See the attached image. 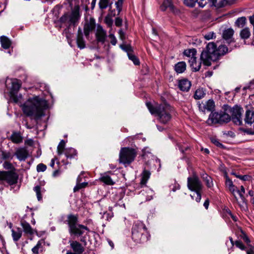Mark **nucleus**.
I'll return each mask as SVG.
<instances>
[{"label":"nucleus","mask_w":254,"mask_h":254,"mask_svg":"<svg viewBox=\"0 0 254 254\" xmlns=\"http://www.w3.org/2000/svg\"><path fill=\"white\" fill-rule=\"evenodd\" d=\"M66 222L68 226V232L71 236H81L85 231L89 232V229L85 226L78 224L77 216L70 214L67 216Z\"/></svg>","instance_id":"nucleus-4"},{"label":"nucleus","mask_w":254,"mask_h":254,"mask_svg":"<svg viewBox=\"0 0 254 254\" xmlns=\"http://www.w3.org/2000/svg\"><path fill=\"white\" fill-rule=\"evenodd\" d=\"M136 154V151L133 148L129 147L122 148L120 152V162L125 165L129 164L133 161Z\"/></svg>","instance_id":"nucleus-6"},{"label":"nucleus","mask_w":254,"mask_h":254,"mask_svg":"<svg viewBox=\"0 0 254 254\" xmlns=\"http://www.w3.org/2000/svg\"><path fill=\"white\" fill-rule=\"evenodd\" d=\"M34 190L36 193V195H37L38 200L39 201L41 200L42 199V196L41 194V189H40V186L37 185L36 187H35L34 188Z\"/></svg>","instance_id":"nucleus-47"},{"label":"nucleus","mask_w":254,"mask_h":254,"mask_svg":"<svg viewBox=\"0 0 254 254\" xmlns=\"http://www.w3.org/2000/svg\"><path fill=\"white\" fill-rule=\"evenodd\" d=\"M245 122L246 124L252 125L254 122V112L247 111L245 114Z\"/></svg>","instance_id":"nucleus-26"},{"label":"nucleus","mask_w":254,"mask_h":254,"mask_svg":"<svg viewBox=\"0 0 254 254\" xmlns=\"http://www.w3.org/2000/svg\"><path fill=\"white\" fill-rule=\"evenodd\" d=\"M206 3L207 2L206 0H199L198 1L199 6L201 7H204L206 5Z\"/></svg>","instance_id":"nucleus-62"},{"label":"nucleus","mask_w":254,"mask_h":254,"mask_svg":"<svg viewBox=\"0 0 254 254\" xmlns=\"http://www.w3.org/2000/svg\"><path fill=\"white\" fill-rule=\"evenodd\" d=\"M11 141L16 144H18L22 142L23 137L20 132H13L10 137Z\"/></svg>","instance_id":"nucleus-24"},{"label":"nucleus","mask_w":254,"mask_h":254,"mask_svg":"<svg viewBox=\"0 0 254 254\" xmlns=\"http://www.w3.org/2000/svg\"><path fill=\"white\" fill-rule=\"evenodd\" d=\"M196 51L194 49L186 50L184 51V54L185 56L190 57H195Z\"/></svg>","instance_id":"nucleus-41"},{"label":"nucleus","mask_w":254,"mask_h":254,"mask_svg":"<svg viewBox=\"0 0 254 254\" xmlns=\"http://www.w3.org/2000/svg\"><path fill=\"white\" fill-rule=\"evenodd\" d=\"M246 22V18L245 17H241L239 18L236 21V25L240 27H243L244 26Z\"/></svg>","instance_id":"nucleus-40"},{"label":"nucleus","mask_w":254,"mask_h":254,"mask_svg":"<svg viewBox=\"0 0 254 254\" xmlns=\"http://www.w3.org/2000/svg\"><path fill=\"white\" fill-rule=\"evenodd\" d=\"M1 46L4 49H7L11 45V42L9 39L4 36H1L0 38Z\"/></svg>","instance_id":"nucleus-32"},{"label":"nucleus","mask_w":254,"mask_h":254,"mask_svg":"<svg viewBox=\"0 0 254 254\" xmlns=\"http://www.w3.org/2000/svg\"><path fill=\"white\" fill-rule=\"evenodd\" d=\"M146 106L151 114H155L159 121L164 124H167L171 119L172 108L166 103L153 106L150 103H146Z\"/></svg>","instance_id":"nucleus-3"},{"label":"nucleus","mask_w":254,"mask_h":254,"mask_svg":"<svg viewBox=\"0 0 254 254\" xmlns=\"http://www.w3.org/2000/svg\"><path fill=\"white\" fill-rule=\"evenodd\" d=\"M122 24V20L119 17H117L115 19V25L117 26H121Z\"/></svg>","instance_id":"nucleus-60"},{"label":"nucleus","mask_w":254,"mask_h":254,"mask_svg":"<svg viewBox=\"0 0 254 254\" xmlns=\"http://www.w3.org/2000/svg\"><path fill=\"white\" fill-rule=\"evenodd\" d=\"M76 44L78 48L83 49L85 47V42L83 37V33L81 28L79 27L76 37Z\"/></svg>","instance_id":"nucleus-17"},{"label":"nucleus","mask_w":254,"mask_h":254,"mask_svg":"<svg viewBox=\"0 0 254 254\" xmlns=\"http://www.w3.org/2000/svg\"><path fill=\"white\" fill-rule=\"evenodd\" d=\"M201 191H194V193L193 194H190V196L192 199L195 198V201L199 202H200L201 198Z\"/></svg>","instance_id":"nucleus-43"},{"label":"nucleus","mask_w":254,"mask_h":254,"mask_svg":"<svg viewBox=\"0 0 254 254\" xmlns=\"http://www.w3.org/2000/svg\"><path fill=\"white\" fill-rule=\"evenodd\" d=\"M205 95V90L203 88H198L195 90L193 97L195 100H199L203 98Z\"/></svg>","instance_id":"nucleus-31"},{"label":"nucleus","mask_w":254,"mask_h":254,"mask_svg":"<svg viewBox=\"0 0 254 254\" xmlns=\"http://www.w3.org/2000/svg\"><path fill=\"white\" fill-rule=\"evenodd\" d=\"M198 0H184V3L188 6L193 7Z\"/></svg>","instance_id":"nucleus-50"},{"label":"nucleus","mask_w":254,"mask_h":254,"mask_svg":"<svg viewBox=\"0 0 254 254\" xmlns=\"http://www.w3.org/2000/svg\"><path fill=\"white\" fill-rule=\"evenodd\" d=\"M17 179V176H0V181H5L10 185L15 184Z\"/></svg>","instance_id":"nucleus-22"},{"label":"nucleus","mask_w":254,"mask_h":254,"mask_svg":"<svg viewBox=\"0 0 254 254\" xmlns=\"http://www.w3.org/2000/svg\"><path fill=\"white\" fill-rule=\"evenodd\" d=\"M240 237L246 244L247 248L249 247V246L252 245L251 244L250 239L247 235V234L245 233L243 231H242V234L240 235Z\"/></svg>","instance_id":"nucleus-39"},{"label":"nucleus","mask_w":254,"mask_h":254,"mask_svg":"<svg viewBox=\"0 0 254 254\" xmlns=\"http://www.w3.org/2000/svg\"><path fill=\"white\" fill-rule=\"evenodd\" d=\"M95 26V20L93 19H90L89 21L85 23L84 26V33L87 38L88 37L90 32L94 29Z\"/></svg>","instance_id":"nucleus-15"},{"label":"nucleus","mask_w":254,"mask_h":254,"mask_svg":"<svg viewBox=\"0 0 254 254\" xmlns=\"http://www.w3.org/2000/svg\"><path fill=\"white\" fill-rule=\"evenodd\" d=\"M65 142L64 140H62L57 147V152L59 155H61L64 150Z\"/></svg>","instance_id":"nucleus-38"},{"label":"nucleus","mask_w":254,"mask_h":254,"mask_svg":"<svg viewBox=\"0 0 254 254\" xmlns=\"http://www.w3.org/2000/svg\"><path fill=\"white\" fill-rule=\"evenodd\" d=\"M76 150L72 148H67L65 150L64 154L67 158H72L76 155Z\"/></svg>","instance_id":"nucleus-33"},{"label":"nucleus","mask_w":254,"mask_h":254,"mask_svg":"<svg viewBox=\"0 0 254 254\" xmlns=\"http://www.w3.org/2000/svg\"><path fill=\"white\" fill-rule=\"evenodd\" d=\"M12 237L14 241H18L22 236V230L20 228H16L11 230Z\"/></svg>","instance_id":"nucleus-28"},{"label":"nucleus","mask_w":254,"mask_h":254,"mask_svg":"<svg viewBox=\"0 0 254 254\" xmlns=\"http://www.w3.org/2000/svg\"><path fill=\"white\" fill-rule=\"evenodd\" d=\"M38 181H39V185L40 186H43L45 185V180L42 178V177H40L38 179Z\"/></svg>","instance_id":"nucleus-64"},{"label":"nucleus","mask_w":254,"mask_h":254,"mask_svg":"<svg viewBox=\"0 0 254 254\" xmlns=\"http://www.w3.org/2000/svg\"><path fill=\"white\" fill-rule=\"evenodd\" d=\"M47 106L46 100L39 96H34L29 98L22 105V110L27 116L39 119L44 115V110Z\"/></svg>","instance_id":"nucleus-2"},{"label":"nucleus","mask_w":254,"mask_h":254,"mask_svg":"<svg viewBox=\"0 0 254 254\" xmlns=\"http://www.w3.org/2000/svg\"><path fill=\"white\" fill-rule=\"evenodd\" d=\"M109 37L111 39V43L113 45H115L117 44V40L115 36H114V35L113 34H110L109 35Z\"/></svg>","instance_id":"nucleus-59"},{"label":"nucleus","mask_w":254,"mask_h":254,"mask_svg":"<svg viewBox=\"0 0 254 254\" xmlns=\"http://www.w3.org/2000/svg\"><path fill=\"white\" fill-rule=\"evenodd\" d=\"M0 156L3 159L5 160L12 159L13 158V156L10 152L6 151H2Z\"/></svg>","instance_id":"nucleus-46"},{"label":"nucleus","mask_w":254,"mask_h":254,"mask_svg":"<svg viewBox=\"0 0 254 254\" xmlns=\"http://www.w3.org/2000/svg\"><path fill=\"white\" fill-rule=\"evenodd\" d=\"M235 245L242 251H246L247 249V247L245 246L242 242L240 240L235 241Z\"/></svg>","instance_id":"nucleus-44"},{"label":"nucleus","mask_w":254,"mask_h":254,"mask_svg":"<svg viewBox=\"0 0 254 254\" xmlns=\"http://www.w3.org/2000/svg\"><path fill=\"white\" fill-rule=\"evenodd\" d=\"M160 8L163 11L166 10L167 8H169L170 10L173 11L174 9V6L171 0H164Z\"/></svg>","instance_id":"nucleus-30"},{"label":"nucleus","mask_w":254,"mask_h":254,"mask_svg":"<svg viewBox=\"0 0 254 254\" xmlns=\"http://www.w3.org/2000/svg\"><path fill=\"white\" fill-rule=\"evenodd\" d=\"M251 35L250 29L246 28L241 30L240 32V36L242 39H246L249 38Z\"/></svg>","instance_id":"nucleus-37"},{"label":"nucleus","mask_w":254,"mask_h":254,"mask_svg":"<svg viewBox=\"0 0 254 254\" xmlns=\"http://www.w3.org/2000/svg\"><path fill=\"white\" fill-rule=\"evenodd\" d=\"M77 183L76 185L73 188L74 192H76V191H78L79 190L85 188V187L87 186V185L88 184V183L87 182L80 183L79 177H78V178L77 179Z\"/></svg>","instance_id":"nucleus-36"},{"label":"nucleus","mask_w":254,"mask_h":254,"mask_svg":"<svg viewBox=\"0 0 254 254\" xmlns=\"http://www.w3.org/2000/svg\"><path fill=\"white\" fill-rule=\"evenodd\" d=\"M110 0H100L99 5L100 8L103 9L107 7Z\"/></svg>","instance_id":"nucleus-48"},{"label":"nucleus","mask_w":254,"mask_h":254,"mask_svg":"<svg viewBox=\"0 0 254 254\" xmlns=\"http://www.w3.org/2000/svg\"><path fill=\"white\" fill-rule=\"evenodd\" d=\"M3 168L8 171H0V175H16V169L12 164L8 161H5L3 164Z\"/></svg>","instance_id":"nucleus-14"},{"label":"nucleus","mask_w":254,"mask_h":254,"mask_svg":"<svg viewBox=\"0 0 254 254\" xmlns=\"http://www.w3.org/2000/svg\"><path fill=\"white\" fill-rule=\"evenodd\" d=\"M149 155L152 156L153 157L152 158V161H153V162L154 163H158L159 164V165L160 166V161L159 159H158V158H157V157H156L155 156H153L151 154H149ZM149 154H147L146 153H145L144 155H143V157H144V158L145 159H146V157H149Z\"/></svg>","instance_id":"nucleus-52"},{"label":"nucleus","mask_w":254,"mask_h":254,"mask_svg":"<svg viewBox=\"0 0 254 254\" xmlns=\"http://www.w3.org/2000/svg\"><path fill=\"white\" fill-rule=\"evenodd\" d=\"M120 48L126 52L127 55H128V54H131L133 52L132 47L129 45H121Z\"/></svg>","instance_id":"nucleus-42"},{"label":"nucleus","mask_w":254,"mask_h":254,"mask_svg":"<svg viewBox=\"0 0 254 254\" xmlns=\"http://www.w3.org/2000/svg\"><path fill=\"white\" fill-rule=\"evenodd\" d=\"M215 37V33L213 32H210L204 35L205 39L208 40L213 39Z\"/></svg>","instance_id":"nucleus-55"},{"label":"nucleus","mask_w":254,"mask_h":254,"mask_svg":"<svg viewBox=\"0 0 254 254\" xmlns=\"http://www.w3.org/2000/svg\"><path fill=\"white\" fill-rule=\"evenodd\" d=\"M70 246L72 249L73 253L78 254H83L84 249L82 245L76 241H69Z\"/></svg>","instance_id":"nucleus-12"},{"label":"nucleus","mask_w":254,"mask_h":254,"mask_svg":"<svg viewBox=\"0 0 254 254\" xmlns=\"http://www.w3.org/2000/svg\"><path fill=\"white\" fill-rule=\"evenodd\" d=\"M188 187L189 190L193 191H201L202 185L196 176L188 178Z\"/></svg>","instance_id":"nucleus-9"},{"label":"nucleus","mask_w":254,"mask_h":254,"mask_svg":"<svg viewBox=\"0 0 254 254\" xmlns=\"http://www.w3.org/2000/svg\"><path fill=\"white\" fill-rule=\"evenodd\" d=\"M80 18L79 10L78 9H74L69 14V24L76 25Z\"/></svg>","instance_id":"nucleus-18"},{"label":"nucleus","mask_w":254,"mask_h":254,"mask_svg":"<svg viewBox=\"0 0 254 254\" xmlns=\"http://www.w3.org/2000/svg\"><path fill=\"white\" fill-rule=\"evenodd\" d=\"M246 251L247 254H254V245L249 246Z\"/></svg>","instance_id":"nucleus-58"},{"label":"nucleus","mask_w":254,"mask_h":254,"mask_svg":"<svg viewBox=\"0 0 254 254\" xmlns=\"http://www.w3.org/2000/svg\"><path fill=\"white\" fill-rule=\"evenodd\" d=\"M119 34L120 36V38L122 40H124L125 39V35L124 32L122 30H120L119 31Z\"/></svg>","instance_id":"nucleus-63"},{"label":"nucleus","mask_w":254,"mask_h":254,"mask_svg":"<svg viewBox=\"0 0 254 254\" xmlns=\"http://www.w3.org/2000/svg\"><path fill=\"white\" fill-rule=\"evenodd\" d=\"M44 244V240L39 241L36 246L32 249V254H39L42 252Z\"/></svg>","instance_id":"nucleus-23"},{"label":"nucleus","mask_w":254,"mask_h":254,"mask_svg":"<svg viewBox=\"0 0 254 254\" xmlns=\"http://www.w3.org/2000/svg\"><path fill=\"white\" fill-rule=\"evenodd\" d=\"M174 69L178 73H182L186 69V64L184 62H180L175 65Z\"/></svg>","instance_id":"nucleus-27"},{"label":"nucleus","mask_w":254,"mask_h":254,"mask_svg":"<svg viewBox=\"0 0 254 254\" xmlns=\"http://www.w3.org/2000/svg\"><path fill=\"white\" fill-rule=\"evenodd\" d=\"M15 155L19 160L24 161L27 158L28 152L24 148H19L16 151Z\"/></svg>","instance_id":"nucleus-21"},{"label":"nucleus","mask_w":254,"mask_h":254,"mask_svg":"<svg viewBox=\"0 0 254 254\" xmlns=\"http://www.w3.org/2000/svg\"><path fill=\"white\" fill-rule=\"evenodd\" d=\"M95 37L98 43L104 44L107 38L106 31L101 25H98L95 33Z\"/></svg>","instance_id":"nucleus-11"},{"label":"nucleus","mask_w":254,"mask_h":254,"mask_svg":"<svg viewBox=\"0 0 254 254\" xmlns=\"http://www.w3.org/2000/svg\"><path fill=\"white\" fill-rule=\"evenodd\" d=\"M149 234L146 226L139 221L135 222L132 227V239L136 243L141 244L148 239Z\"/></svg>","instance_id":"nucleus-5"},{"label":"nucleus","mask_w":254,"mask_h":254,"mask_svg":"<svg viewBox=\"0 0 254 254\" xmlns=\"http://www.w3.org/2000/svg\"><path fill=\"white\" fill-rule=\"evenodd\" d=\"M191 82L187 79H182L178 81L179 89L184 92L188 91L191 87Z\"/></svg>","instance_id":"nucleus-16"},{"label":"nucleus","mask_w":254,"mask_h":254,"mask_svg":"<svg viewBox=\"0 0 254 254\" xmlns=\"http://www.w3.org/2000/svg\"><path fill=\"white\" fill-rule=\"evenodd\" d=\"M225 186L226 189L236 198V192L238 188L234 185L233 181L228 177V176H225Z\"/></svg>","instance_id":"nucleus-13"},{"label":"nucleus","mask_w":254,"mask_h":254,"mask_svg":"<svg viewBox=\"0 0 254 254\" xmlns=\"http://www.w3.org/2000/svg\"><path fill=\"white\" fill-rule=\"evenodd\" d=\"M124 0H118L116 3V8L119 13L122 10Z\"/></svg>","instance_id":"nucleus-56"},{"label":"nucleus","mask_w":254,"mask_h":254,"mask_svg":"<svg viewBox=\"0 0 254 254\" xmlns=\"http://www.w3.org/2000/svg\"><path fill=\"white\" fill-rule=\"evenodd\" d=\"M228 52V48L224 44L218 41L216 43L210 42L207 45L205 50L202 52L200 59L204 65L209 66L211 62L217 61L220 57Z\"/></svg>","instance_id":"nucleus-1"},{"label":"nucleus","mask_w":254,"mask_h":254,"mask_svg":"<svg viewBox=\"0 0 254 254\" xmlns=\"http://www.w3.org/2000/svg\"><path fill=\"white\" fill-rule=\"evenodd\" d=\"M211 141L212 143H213L215 145H216L217 146L219 147H222L223 145L220 143L218 140L215 138H212L211 139Z\"/></svg>","instance_id":"nucleus-61"},{"label":"nucleus","mask_w":254,"mask_h":254,"mask_svg":"<svg viewBox=\"0 0 254 254\" xmlns=\"http://www.w3.org/2000/svg\"><path fill=\"white\" fill-rule=\"evenodd\" d=\"M236 193H237L239 195L240 197L242 199H243L244 198V195L245 193V190L244 187L241 186L240 190H238L237 188V190L236 191Z\"/></svg>","instance_id":"nucleus-54"},{"label":"nucleus","mask_w":254,"mask_h":254,"mask_svg":"<svg viewBox=\"0 0 254 254\" xmlns=\"http://www.w3.org/2000/svg\"><path fill=\"white\" fill-rule=\"evenodd\" d=\"M149 176H142L140 181V184L142 186L145 185L146 182L149 179Z\"/></svg>","instance_id":"nucleus-57"},{"label":"nucleus","mask_w":254,"mask_h":254,"mask_svg":"<svg viewBox=\"0 0 254 254\" xmlns=\"http://www.w3.org/2000/svg\"><path fill=\"white\" fill-rule=\"evenodd\" d=\"M69 14H68V13H65L60 18V21L61 23H69Z\"/></svg>","instance_id":"nucleus-49"},{"label":"nucleus","mask_w":254,"mask_h":254,"mask_svg":"<svg viewBox=\"0 0 254 254\" xmlns=\"http://www.w3.org/2000/svg\"><path fill=\"white\" fill-rule=\"evenodd\" d=\"M204 179L208 187L210 188L213 186L212 179L210 176H206Z\"/></svg>","instance_id":"nucleus-51"},{"label":"nucleus","mask_w":254,"mask_h":254,"mask_svg":"<svg viewBox=\"0 0 254 254\" xmlns=\"http://www.w3.org/2000/svg\"><path fill=\"white\" fill-rule=\"evenodd\" d=\"M189 61L191 67L192 69H194L195 71H198L200 69L201 67V64L199 63H197L196 58L195 57H191Z\"/></svg>","instance_id":"nucleus-29"},{"label":"nucleus","mask_w":254,"mask_h":254,"mask_svg":"<svg viewBox=\"0 0 254 254\" xmlns=\"http://www.w3.org/2000/svg\"><path fill=\"white\" fill-rule=\"evenodd\" d=\"M47 169V166L44 164L40 163L37 166V171L38 172H43Z\"/></svg>","instance_id":"nucleus-53"},{"label":"nucleus","mask_w":254,"mask_h":254,"mask_svg":"<svg viewBox=\"0 0 254 254\" xmlns=\"http://www.w3.org/2000/svg\"><path fill=\"white\" fill-rule=\"evenodd\" d=\"M244 110L241 107L236 105L230 110L231 118L235 124L241 125L242 124V114Z\"/></svg>","instance_id":"nucleus-8"},{"label":"nucleus","mask_w":254,"mask_h":254,"mask_svg":"<svg viewBox=\"0 0 254 254\" xmlns=\"http://www.w3.org/2000/svg\"><path fill=\"white\" fill-rule=\"evenodd\" d=\"M212 5L217 8L224 6L227 3L226 0H208Z\"/></svg>","instance_id":"nucleus-34"},{"label":"nucleus","mask_w":254,"mask_h":254,"mask_svg":"<svg viewBox=\"0 0 254 254\" xmlns=\"http://www.w3.org/2000/svg\"><path fill=\"white\" fill-rule=\"evenodd\" d=\"M214 107L215 103L212 100H209L207 101L203 107V109H201L200 105L199 106V109L201 110L203 112H205V110L208 111H211L214 109Z\"/></svg>","instance_id":"nucleus-25"},{"label":"nucleus","mask_w":254,"mask_h":254,"mask_svg":"<svg viewBox=\"0 0 254 254\" xmlns=\"http://www.w3.org/2000/svg\"><path fill=\"white\" fill-rule=\"evenodd\" d=\"M21 225L23 228V232L27 235L32 236L36 232L35 230L31 227L30 225L25 220L21 221Z\"/></svg>","instance_id":"nucleus-19"},{"label":"nucleus","mask_w":254,"mask_h":254,"mask_svg":"<svg viewBox=\"0 0 254 254\" xmlns=\"http://www.w3.org/2000/svg\"><path fill=\"white\" fill-rule=\"evenodd\" d=\"M128 59L132 61L134 64L135 65H139V61L138 59L132 53L131 54H128V55H127Z\"/></svg>","instance_id":"nucleus-45"},{"label":"nucleus","mask_w":254,"mask_h":254,"mask_svg":"<svg viewBox=\"0 0 254 254\" xmlns=\"http://www.w3.org/2000/svg\"><path fill=\"white\" fill-rule=\"evenodd\" d=\"M100 180L102 182L108 185H113L114 184V181L110 178V176H102Z\"/></svg>","instance_id":"nucleus-35"},{"label":"nucleus","mask_w":254,"mask_h":254,"mask_svg":"<svg viewBox=\"0 0 254 254\" xmlns=\"http://www.w3.org/2000/svg\"><path fill=\"white\" fill-rule=\"evenodd\" d=\"M11 83L12 86L10 92V97L15 103H17L19 101L20 98L22 97L21 95L18 96L16 94L21 87V82L17 79H14Z\"/></svg>","instance_id":"nucleus-10"},{"label":"nucleus","mask_w":254,"mask_h":254,"mask_svg":"<svg viewBox=\"0 0 254 254\" xmlns=\"http://www.w3.org/2000/svg\"><path fill=\"white\" fill-rule=\"evenodd\" d=\"M234 34V30L232 28H228L224 30L223 32V38L227 41L228 43H230L234 42L233 36Z\"/></svg>","instance_id":"nucleus-20"},{"label":"nucleus","mask_w":254,"mask_h":254,"mask_svg":"<svg viewBox=\"0 0 254 254\" xmlns=\"http://www.w3.org/2000/svg\"><path fill=\"white\" fill-rule=\"evenodd\" d=\"M231 120L230 116L223 112L211 113L207 121L209 125L227 123Z\"/></svg>","instance_id":"nucleus-7"}]
</instances>
